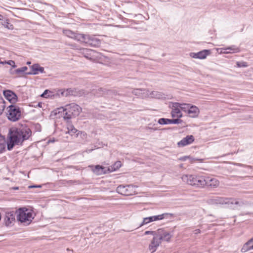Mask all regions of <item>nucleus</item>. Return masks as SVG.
Segmentation results:
<instances>
[{
    "mask_svg": "<svg viewBox=\"0 0 253 253\" xmlns=\"http://www.w3.org/2000/svg\"><path fill=\"white\" fill-rule=\"evenodd\" d=\"M147 129H149V130H153V131H156V130H158V128H157L156 127L153 128V127H149V126L147 127Z\"/></svg>",
    "mask_w": 253,
    "mask_h": 253,
    "instance_id": "43",
    "label": "nucleus"
},
{
    "mask_svg": "<svg viewBox=\"0 0 253 253\" xmlns=\"http://www.w3.org/2000/svg\"><path fill=\"white\" fill-rule=\"evenodd\" d=\"M67 129L68 132L71 135L75 134L78 131V130L72 125H69Z\"/></svg>",
    "mask_w": 253,
    "mask_h": 253,
    "instance_id": "28",
    "label": "nucleus"
},
{
    "mask_svg": "<svg viewBox=\"0 0 253 253\" xmlns=\"http://www.w3.org/2000/svg\"><path fill=\"white\" fill-rule=\"evenodd\" d=\"M81 42H84L88 45L97 47L101 44V41L94 36L84 34Z\"/></svg>",
    "mask_w": 253,
    "mask_h": 253,
    "instance_id": "7",
    "label": "nucleus"
},
{
    "mask_svg": "<svg viewBox=\"0 0 253 253\" xmlns=\"http://www.w3.org/2000/svg\"><path fill=\"white\" fill-rule=\"evenodd\" d=\"M121 167V161L116 162L113 167H111V169H110V172L114 171L118 169H119Z\"/></svg>",
    "mask_w": 253,
    "mask_h": 253,
    "instance_id": "32",
    "label": "nucleus"
},
{
    "mask_svg": "<svg viewBox=\"0 0 253 253\" xmlns=\"http://www.w3.org/2000/svg\"><path fill=\"white\" fill-rule=\"evenodd\" d=\"M149 95L152 97H154V98H158V99H161L163 98H165V97L164 96V94L162 92L157 91H151Z\"/></svg>",
    "mask_w": 253,
    "mask_h": 253,
    "instance_id": "26",
    "label": "nucleus"
},
{
    "mask_svg": "<svg viewBox=\"0 0 253 253\" xmlns=\"http://www.w3.org/2000/svg\"><path fill=\"white\" fill-rule=\"evenodd\" d=\"M83 54H84V56L87 58V59H91V57H89V54L88 53H87V52H91V51H93V50H88L87 49H83Z\"/></svg>",
    "mask_w": 253,
    "mask_h": 253,
    "instance_id": "36",
    "label": "nucleus"
},
{
    "mask_svg": "<svg viewBox=\"0 0 253 253\" xmlns=\"http://www.w3.org/2000/svg\"><path fill=\"white\" fill-rule=\"evenodd\" d=\"M253 242V238H251L249 241H248L243 246L242 249V252H246L249 251V248L250 247V245Z\"/></svg>",
    "mask_w": 253,
    "mask_h": 253,
    "instance_id": "29",
    "label": "nucleus"
},
{
    "mask_svg": "<svg viewBox=\"0 0 253 253\" xmlns=\"http://www.w3.org/2000/svg\"><path fill=\"white\" fill-rule=\"evenodd\" d=\"M206 185L208 187L215 188L217 187L219 184V181L216 178H211L209 177H206Z\"/></svg>",
    "mask_w": 253,
    "mask_h": 253,
    "instance_id": "20",
    "label": "nucleus"
},
{
    "mask_svg": "<svg viewBox=\"0 0 253 253\" xmlns=\"http://www.w3.org/2000/svg\"><path fill=\"white\" fill-rule=\"evenodd\" d=\"M17 220L24 225H29L34 219L31 211L26 208H19L16 211Z\"/></svg>",
    "mask_w": 253,
    "mask_h": 253,
    "instance_id": "3",
    "label": "nucleus"
},
{
    "mask_svg": "<svg viewBox=\"0 0 253 253\" xmlns=\"http://www.w3.org/2000/svg\"><path fill=\"white\" fill-rule=\"evenodd\" d=\"M89 167L91 169L93 172L97 175H100L110 172V168H106L102 166L96 165L94 166L93 165H90L89 166Z\"/></svg>",
    "mask_w": 253,
    "mask_h": 253,
    "instance_id": "9",
    "label": "nucleus"
},
{
    "mask_svg": "<svg viewBox=\"0 0 253 253\" xmlns=\"http://www.w3.org/2000/svg\"><path fill=\"white\" fill-rule=\"evenodd\" d=\"M2 25L5 27H6V28H7L8 29H9V30H12L13 29V26L12 24H11V23H10L8 21V19H6V21H4L3 23L2 24Z\"/></svg>",
    "mask_w": 253,
    "mask_h": 253,
    "instance_id": "33",
    "label": "nucleus"
},
{
    "mask_svg": "<svg viewBox=\"0 0 253 253\" xmlns=\"http://www.w3.org/2000/svg\"><path fill=\"white\" fill-rule=\"evenodd\" d=\"M225 51H223V53H231V52L229 50H225L224 49Z\"/></svg>",
    "mask_w": 253,
    "mask_h": 253,
    "instance_id": "46",
    "label": "nucleus"
},
{
    "mask_svg": "<svg viewBox=\"0 0 253 253\" xmlns=\"http://www.w3.org/2000/svg\"><path fill=\"white\" fill-rule=\"evenodd\" d=\"M5 107V102L2 99H0V116L2 114Z\"/></svg>",
    "mask_w": 253,
    "mask_h": 253,
    "instance_id": "34",
    "label": "nucleus"
},
{
    "mask_svg": "<svg viewBox=\"0 0 253 253\" xmlns=\"http://www.w3.org/2000/svg\"><path fill=\"white\" fill-rule=\"evenodd\" d=\"M6 140L5 137L0 134V153H2L5 148Z\"/></svg>",
    "mask_w": 253,
    "mask_h": 253,
    "instance_id": "25",
    "label": "nucleus"
},
{
    "mask_svg": "<svg viewBox=\"0 0 253 253\" xmlns=\"http://www.w3.org/2000/svg\"><path fill=\"white\" fill-rule=\"evenodd\" d=\"M237 66L238 67H247L248 66V64L246 62L244 61H241V62H237L236 63Z\"/></svg>",
    "mask_w": 253,
    "mask_h": 253,
    "instance_id": "35",
    "label": "nucleus"
},
{
    "mask_svg": "<svg viewBox=\"0 0 253 253\" xmlns=\"http://www.w3.org/2000/svg\"><path fill=\"white\" fill-rule=\"evenodd\" d=\"M48 90H45L43 93L41 95V96L42 97H45V98H47V96H48L49 95H47V94L48 93Z\"/></svg>",
    "mask_w": 253,
    "mask_h": 253,
    "instance_id": "41",
    "label": "nucleus"
},
{
    "mask_svg": "<svg viewBox=\"0 0 253 253\" xmlns=\"http://www.w3.org/2000/svg\"><path fill=\"white\" fill-rule=\"evenodd\" d=\"M225 50H229L231 53H237L239 52L240 50L238 47L235 45H232L225 48Z\"/></svg>",
    "mask_w": 253,
    "mask_h": 253,
    "instance_id": "31",
    "label": "nucleus"
},
{
    "mask_svg": "<svg viewBox=\"0 0 253 253\" xmlns=\"http://www.w3.org/2000/svg\"><path fill=\"white\" fill-rule=\"evenodd\" d=\"M253 250V245L252 246H250V247L249 248V250Z\"/></svg>",
    "mask_w": 253,
    "mask_h": 253,
    "instance_id": "48",
    "label": "nucleus"
},
{
    "mask_svg": "<svg viewBox=\"0 0 253 253\" xmlns=\"http://www.w3.org/2000/svg\"><path fill=\"white\" fill-rule=\"evenodd\" d=\"M7 111V117L9 120L16 122L20 119L22 114L19 107L11 104L8 106Z\"/></svg>",
    "mask_w": 253,
    "mask_h": 253,
    "instance_id": "4",
    "label": "nucleus"
},
{
    "mask_svg": "<svg viewBox=\"0 0 253 253\" xmlns=\"http://www.w3.org/2000/svg\"><path fill=\"white\" fill-rule=\"evenodd\" d=\"M161 243V242L160 238H159L157 236H155L149 246V250L151 253H154L157 250V248Z\"/></svg>",
    "mask_w": 253,
    "mask_h": 253,
    "instance_id": "15",
    "label": "nucleus"
},
{
    "mask_svg": "<svg viewBox=\"0 0 253 253\" xmlns=\"http://www.w3.org/2000/svg\"><path fill=\"white\" fill-rule=\"evenodd\" d=\"M145 91L149 92L148 90H146L145 89L136 88L134 89L132 92L135 95L143 97V95H142V94L144 93Z\"/></svg>",
    "mask_w": 253,
    "mask_h": 253,
    "instance_id": "27",
    "label": "nucleus"
},
{
    "mask_svg": "<svg viewBox=\"0 0 253 253\" xmlns=\"http://www.w3.org/2000/svg\"><path fill=\"white\" fill-rule=\"evenodd\" d=\"M188 158H189V157L188 156H184V157H181L179 160L182 161H186Z\"/></svg>",
    "mask_w": 253,
    "mask_h": 253,
    "instance_id": "42",
    "label": "nucleus"
},
{
    "mask_svg": "<svg viewBox=\"0 0 253 253\" xmlns=\"http://www.w3.org/2000/svg\"><path fill=\"white\" fill-rule=\"evenodd\" d=\"M3 19V16L1 14H0V20H2Z\"/></svg>",
    "mask_w": 253,
    "mask_h": 253,
    "instance_id": "50",
    "label": "nucleus"
},
{
    "mask_svg": "<svg viewBox=\"0 0 253 253\" xmlns=\"http://www.w3.org/2000/svg\"><path fill=\"white\" fill-rule=\"evenodd\" d=\"M91 151H92V150H89V152H91Z\"/></svg>",
    "mask_w": 253,
    "mask_h": 253,
    "instance_id": "53",
    "label": "nucleus"
},
{
    "mask_svg": "<svg viewBox=\"0 0 253 253\" xmlns=\"http://www.w3.org/2000/svg\"><path fill=\"white\" fill-rule=\"evenodd\" d=\"M75 95L76 94L75 93L74 90L70 88H68L66 90V95Z\"/></svg>",
    "mask_w": 253,
    "mask_h": 253,
    "instance_id": "38",
    "label": "nucleus"
},
{
    "mask_svg": "<svg viewBox=\"0 0 253 253\" xmlns=\"http://www.w3.org/2000/svg\"><path fill=\"white\" fill-rule=\"evenodd\" d=\"M63 33L67 37L73 39L80 42H82L84 35L83 34L76 33L69 29L64 30Z\"/></svg>",
    "mask_w": 253,
    "mask_h": 253,
    "instance_id": "10",
    "label": "nucleus"
},
{
    "mask_svg": "<svg viewBox=\"0 0 253 253\" xmlns=\"http://www.w3.org/2000/svg\"><path fill=\"white\" fill-rule=\"evenodd\" d=\"M208 202L209 204L212 205L226 204L229 205L230 204L238 205L239 204V202L233 198H228L218 196L213 197L210 198L208 200Z\"/></svg>",
    "mask_w": 253,
    "mask_h": 253,
    "instance_id": "5",
    "label": "nucleus"
},
{
    "mask_svg": "<svg viewBox=\"0 0 253 253\" xmlns=\"http://www.w3.org/2000/svg\"><path fill=\"white\" fill-rule=\"evenodd\" d=\"M27 64H28V65H29V64H31V62L28 61V62H27Z\"/></svg>",
    "mask_w": 253,
    "mask_h": 253,
    "instance_id": "52",
    "label": "nucleus"
},
{
    "mask_svg": "<svg viewBox=\"0 0 253 253\" xmlns=\"http://www.w3.org/2000/svg\"><path fill=\"white\" fill-rule=\"evenodd\" d=\"M38 106H39V107H41V106H42V104H41V103H38Z\"/></svg>",
    "mask_w": 253,
    "mask_h": 253,
    "instance_id": "51",
    "label": "nucleus"
},
{
    "mask_svg": "<svg viewBox=\"0 0 253 253\" xmlns=\"http://www.w3.org/2000/svg\"><path fill=\"white\" fill-rule=\"evenodd\" d=\"M197 177L196 175H184L182 177V181L187 183L188 184L193 186V183H197Z\"/></svg>",
    "mask_w": 253,
    "mask_h": 253,
    "instance_id": "17",
    "label": "nucleus"
},
{
    "mask_svg": "<svg viewBox=\"0 0 253 253\" xmlns=\"http://www.w3.org/2000/svg\"><path fill=\"white\" fill-rule=\"evenodd\" d=\"M149 223H150V221L149 220L148 217H147L144 218L143 221L140 224L139 227H141V226H143L144 225L147 224Z\"/></svg>",
    "mask_w": 253,
    "mask_h": 253,
    "instance_id": "39",
    "label": "nucleus"
},
{
    "mask_svg": "<svg viewBox=\"0 0 253 253\" xmlns=\"http://www.w3.org/2000/svg\"><path fill=\"white\" fill-rule=\"evenodd\" d=\"M41 185H33V186H30V187H35V188H37V187H41Z\"/></svg>",
    "mask_w": 253,
    "mask_h": 253,
    "instance_id": "47",
    "label": "nucleus"
},
{
    "mask_svg": "<svg viewBox=\"0 0 253 253\" xmlns=\"http://www.w3.org/2000/svg\"><path fill=\"white\" fill-rule=\"evenodd\" d=\"M174 217V214L170 213H164L162 214L153 216L154 221L160 220L165 218H169Z\"/></svg>",
    "mask_w": 253,
    "mask_h": 253,
    "instance_id": "23",
    "label": "nucleus"
},
{
    "mask_svg": "<svg viewBox=\"0 0 253 253\" xmlns=\"http://www.w3.org/2000/svg\"><path fill=\"white\" fill-rule=\"evenodd\" d=\"M27 69L28 68L26 66H24L21 68L15 69L14 70L11 69L10 73L12 75H21L22 74H23Z\"/></svg>",
    "mask_w": 253,
    "mask_h": 253,
    "instance_id": "24",
    "label": "nucleus"
},
{
    "mask_svg": "<svg viewBox=\"0 0 253 253\" xmlns=\"http://www.w3.org/2000/svg\"><path fill=\"white\" fill-rule=\"evenodd\" d=\"M198 179L197 180L196 183H193V186L198 188L204 187L206 185V176L198 175L197 177Z\"/></svg>",
    "mask_w": 253,
    "mask_h": 253,
    "instance_id": "21",
    "label": "nucleus"
},
{
    "mask_svg": "<svg viewBox=\"0 0 253 253\" xmlns=\"http://www.w3.org/2000/svg\"><path fill=\"white\" fill-rule=\"evenodd\" d=\"M6 63L8 65H10L12 68H15L16 67L15 62L13 60H9Z\"/></svg>",
    "mask_w": 253,
    "mask_h": 253,
    "instance_id": "40",
    "label": "nucleus"
},
{
    "mask_svg": "<svg viewBox=\"0 0 253 253\" xmlns=\"http://www.w3.org/2000/svg\"><path fill=\"white\" fill-rule=\"evenodd\" d=\"M148 217L149 218V220L150 222L154 221L153 216Z\"/></svg>",
    "mask_w": 253,
    "mask_h": 253,
    "instance_id": "44",
    "label": "nucleus"
},
{
    "mask_svg": "<svg viewBox=\"0 0 253 253\" xmlns=\"http://www.w3.org/2000/svg\"><path fill=\"white\" fill-rule=\"evenodd\" d=\"M16 212L14 211L6 212L4 218V223L6 226H11L15 221Z\"/></svg>",
    "mask_w": 253,
    "mask_h": 253,
    "instance_id": "8",
    "label": "nucleus"
},
{
    "mask_svg": "<svg viewBox=\"0 0 253 253\" xmlns=\"http://www.w3.org/2000/svg\"><path fill=\"white\" fill-rule=\"evenodd\" d=\"M3 94L5 98L12 104H14L17 101L18 97L15 93L12 90H3Z\"/></svg>",
    "mask_w": 253,
    "mask_h": 253,
    "instance_id": "12",
    "label": "nucleus"
},
{
    "mask_svg": "<svg viewBox=\"0 0 253 253\" xmlns=\"http://www.w3.org/2000/svg\"><path fill=\"white\" fill-rule=\"evenodd\" d=\"M14 190H17L19 189L18 187H14L12 188Z\"/></svg>",
    "mask_w": 253,
    "mask_h": 253,
    "instance_id": "49",
    "label": "nucleus"
},
{
    "mask_svg": "<svg viewBox=\"0 0 253 253\" xmlns=\"http://www.w3.org/2000/svg\"><path fill=\"white\" fill-rule=\"evenodd\" d=\"M182 120L179 119H169L167 118H160L158 120V123L160 125H167V124H178L181 123Z\"/></svg>",
    "mask_w": 253,
    "mask_h": 253,
    "instance_id": "18",
    "label": "nucleus"
},
{
    "mask_svg": "<svg viewBox=\"0 0 253 253\" xmlns=\"http://www.w3.org/2000/svg\"><path fill=\"white\" fill-rule=\"evenodd\" d=\"M135 185L130 184L126 185H121L117 187L116 191L120 194L124 196L133 195L136 193Z\"/></svg>",
    "mask_w": 253,
    "mask_h": 253,
    "instance_id": "6",
    "label": "nucleus"
},
{
    "mask_svg": "<svg viewBox=\"0 0 253 253\" xmlns=\"http://www.w3.org/2000/svg\"><path fill=\"white\" fill-rule=\"evenodd\" d=\"M31 135V130L26 125L10 128L8 133L9 140L7 142L8 150H12L15 145L20 144L28 139Z\"/></svg>",
    "mask_w": 253,
    "mask_h": 253,
    "instance_id": "1",
    "label": "nucleus"
},
{
    "mask_svg": "<svg viewBox=\"0 0 253 253\" xmlns=\"http://www.w3.org/2000/svg\"><path fill=\"white\" fill-rule=\"evenodd\" d=\"M187 113L190 117L195 118L198 116L199 110L197 107L192 105L190 106Z\"/></svg>",
    "mask_w": 253,
    "mask_h": 253,
    "instance_id": "22",
    "label": "nucleus"
},
{
    "mask_svg": "<svg viewBox=\"0 0 253 253\" xmlns=\"http://www.w3.org/2000/svg\"><path fill=\"white\" fill-rule=\"evenodd\" d=\"M210 50L204 49L197 53L191 52L190 53V55L191 57L194 58L204 59L208 55H210Z\"/></svg>",
    "mask_w": 253,
    "mask_h": 253,
    "instance_id": "13",
    "label": "nucleus"
},
{
    "mask_svg": "<svg viewBox=\"0 0 253 253\" xmlns=\"http://www.w3.org/2000/svg\"><path fill=\"white\" fill-rule=\"evenodd\" d=\"M58 110V113H62V116L65 120H70L72 117H76L78 116L82 110V108L79 105L72 103L66 105L64 108H60Z\"/></svg>",
    "mask_w": 253,
    "mask_h": 253,
    "instance_id": "2",
    "label": "nucleus"
},
{
    "mask_svg": "<svg viewBox=\"0 0 253 253\" xmlns=\"http://www.w3.org/2000/svg\"><path fill=\"white\" fill-rule=\"evenodd\" d=\"M145 235H152L154 237L157 236V230L156 231H146L144 232Z\"/></svg>",
    "mask_w": 253,
    "mask_h": 253,
    "instance_id": "37",
    "label": "nucleus"
},
{
    "mask_svg": "<svg viewBox=\"0 0 253 253\" xmlns=\"http://www.w3.org/2000/svg\"><path fill=\"white\" fill-rule=\"evenodd\" d=\"M201 232V230L199 229H196L195 230V234H198V233H200Z\"/></svg>",
    "mask_w": 253,
    "mask_h": 253,
    "instance_id": "45",
    "label": "nucleus"
},
{
    "mask_svg": "<svg viewBox=\"0 0 253 253\" xmlns=\"http://www.w3.org/2000/svg\"><path fill=\"white\" fill-rule=\"evenodd\" d=\"M189 104H180L179 103V108L181 109V110L184 112H188V109L189 108Z\"/></svg>",
    "mask_w": 253,
    "mask_h": 253,
    "instance_id": "30",
    "label": "nucleus"
},
{
    "mask_svg": "<svg viewBox=\"0 0 253 253\" xmlns=\"http://www.w3.org/2000/svg\"><path fill=\"white\" fill-rule=\"evenodd\" d=\"M31 71L25 73L26 75H37L39 73L44 72V68L40 66L39 64H34L30 67Z\"/></svg>",
    "mask_w": 253,
    "mask_h": 253,
    "instance_id": "16",
    "label": "nucleus"
},
{
    "mask_svg": "<svg viewBox=\"0 0 253 253\" xmlns=\"http://www.w3.org/2000/svg\"><path fill=\"white\" fill-rule=\"evenodd\" d=\"M194 141V137L193 135H187L178 142L177 145L179 147H184L191 144Z\"/></svg>",
    "mask_w": 253,
    "mask_h": 253,
    "instance_id": "19",
    "label": "nucleus"
},
{
    "mask_svg": "<svg viewBox=\"0 0 253 253\" xmlns=\"http://www.w3.org/2000/svg\"><path fill=\"white\" fill-rule=\"evenodd\" d=\"M157 236L160 238L162 242L163 240L169 242L172 235H171L169 232L165 231L164 229L160 228L157 230Z\"/></svg>",
    "mask_w": 253,
    "mask_h": 253,
    "instance_id": "11",
    "label": "nucleus"
},
{
    "mask_svg": "<svg viewBox=\"0 0 253 253\" xmlns=\"http://www.w3.org/2000/svg\"><path fill=\"white\" fill-rule=\"evenodd\" d=\"M179 103L177 102L172 103L171 106H170V107L172 108L171 114L173 118L177 117V119H179L182 117V114L179 108Z\"/></svg>",
    "mask_w": 253,
    "mask_h": 253,
    "instance_id": "14",
    "label": "nucleus"
}]
</instances>
